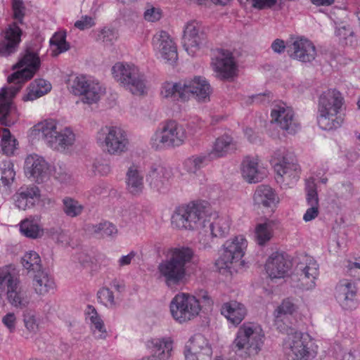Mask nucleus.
<instances>
[{
  "label": "nucleus",
  "mask_w": 360,
  "mask_h": 360,
  "mask_svg": "<svg viewBox=\"0 0 360 360\" xmlns=\"http://www.w3.org/2000/svg\"><path fill=\"white\" fill-rule=\"evenodd\" d=\"M49 42L51 46L56 48L52 50L53 56H58L65 52L70 48L69 43L66 41V32L65 31L56 32L51 38Z\"/></svg>",
  "instance_id": "obj_48"
},
{
  "label": "nucleus",
  "mask_w": 360,
  "mask_h": 360,
  "mask_svg": "<svg viewBox=\"0 0 360 360\" xmlns=\"http://www.w3.org/2000/svg\"><path fill=\"white\" fill-rule=\"evenodd\" d=\"M144 19L150 22H155L159 20L162 17V11L158 7L149 6L145 11Z\"/></svg>",
  "instance_id": "obj_59"
},
{
  "label": "nucleus",
  "mask_w": 360,
  "mask_h": 360,
  "mask_svg": "<svg viewBox=\"0 0 360 360\" xmlns=\"http://www.w3.org/2000/svg\"><path fill=\"white\" fill-rule=\"evenodd\" d=\"M75 135L70 127H66L57 131L50 148L56 150H64L73 145Z\"/></svg>",
  "instance_id": "obj_36"
},
{
  "label": "nucleus",
  "mask_w": 360,
  "mask_h": 360,
  "mask_svg": "<svg viewBox=\"0 0 360 360\" xmlns=\"http://www.w3.org/2000/svg\"><path fill=\"white\" fill-rule=\"evenodd\" d=\"M22 31L16 22L10 24L3 32V39L0 41V57L7 58L17 52Z\"/></svg>",
  "instance_id": "obj_22"
},
{
  "label": "nucleus",
  "mask_w": 360,
  "mask_h": 360,
  "mask_svg": "<svg viewBox=\"0 0 360 360\" xmlns=\"http://www.w3.org/2000/svg\"><path fill=\"white\" fill-rule=\"evenodd\" d=\"M241 174L243 179L250 184L261 181L265 176L264 170L259 167L257 157H246L241 164Z\"/></svg>",
  "instance_id": "obj_28"
},
{
  "label": "nucleus",
  "mask_w": 360,
  "mask_h": 360,
  "mask_svg": "<svg viewBox=\"0 0 360 360\" xmlns=\"http://www.w3.org/2000/svg\"><path fill=\"white\" fill-rule=\"evenodd\" d=\"M8 91L5 88L0 89V123L5 126H11L14 120L11 118V114L15 108L13 105L12 100L8 95Z\"/></svg>",
  "instance_id": "obj_35"
},
{
  "label": "nucleus",
  "mask_w": 360,
  "mask_h": 360,
  "mask_svg": "<svg viewBox=\"0 0 360 360\" xmlns=\"http://www.w3.org/2000/svg\"><path fill=\"white\" fill-rule=\"evenodd\" d=\"M357 288L349 280H340L335 288V297L340 307L345 310H352L357 307L356 298Z\"/></svg>",
  "instance_id": "obj_21"
},
{
  "label": "nucleus",
  "mask_w": 360,
  "mask_h": 360,
  "mask_svg": "<svg viewBox=\"0 0 360 360\" xmlns=\"http://www.w3.org/2000/svg\"><path fill=\"white\" fill-rule=\"evenodd\" d=\"M344 104L342 94L336 89H328L319 97L317 123L325 131L339 129L345 121L341 112Z\"/></svg>",
  "instance_id": "obj_2"
},
{
  "label": "nucleus",
  "mask_w": 360,
  "mask_h": 360,
  "mask_svg": "<svg viewBox=\"0 0 360 360\" xmlns=\"http://www.w3.org/2000/svg\"><path fill=\"white\" fill-rule=\"evenodd\" d=\"M84 205L78 200L70 197H65L63 199V210L69 217H77L83 212Z\"/></svg>",
  "instance_id": "obj_49"
},
{
  "label": "nucleus",
  "mask_w": 360,
  "mask_h": 360,
  "mask_svg": "<svg viewBox=\"0 0 360 360\" xmlns=\"http://www.w3.org/2000/svg\"><path fill=\"white\" fill-rule=\"evenodd\" d=\"M234 149H236V143L233 138L230 135L224 134L216 139L211 151L207 154L212 160L224 157Z\"/></svg>",
  "instance_id": "obj_33"
},
{
  "label": "nucleus",
  "mask_w": 360,
  "mask_h": 360,
  "mask_svg": "<svg viewBox=\"0 0 360 360\" xmlns=\"http://www.w3.org/2000/svg\"><path fill=\"white\" fill-rule=\"evenodd\" d=\"M2 322L11 333L15 330L16 317L13 313H8L3 319Z\"/></svg>",
  "instance_id": "obj_64"
},
{
  "label": "nucleus",
  "mask_w": 360,
  "mask_h": 360,
  "mask_svg": "<svg viewBox=\"0 0 360 360\" xmlns=\"http://www.w3.org/2000/svg\"><path fill=\"white\" fill-rule=\"evenodd\" d=\"M51 89V84L44 79L34 80L28 88V92L23 96L24 101H34L46 94Z\"/></svg>",
  "instance_id": "obj_38"
},
{
  "label": "nucleus",
  "mask_w": 360,
  "mask_h": 360,
  "mask_svg": "<svg viewBox=\"0 0 360 360\" xmlns=\"http://www.w3.org/2000/svg\"><path fill=\"white\" fill-rule=\"evenodd\" d=\"M213 352H184L186 360H212Z\"/></svg>",
  "instance_id": "obj_60"
},
{
  "label": "nucleus",
  "mask_w": 360,
  "mask_h": 360,
  "mask_svg": "<svg viewBox=\"0 0 360 360\" xmlns=\"http://www.w3.org/2000/svg\"><path fill=\"white\" fill-rule=\"evenodd\" d=\"M205 34L201 24L197 21L188 22L184 27L183 46L188 55L194 56L205 40Z\"/></svg>",
  "instance_id": "obj_18"
},
{
  "label": "nucleus",
  "mask_w": 360,
  "mask_h": 360,
  "mask_svg": "<svg viewBox=\"0 0 360 360\" xmlns=\"http://www.w3.org/2000/svg\"><path fill=\"white\" fill-rule=\"evenodd\" d=\"M271 164L276 174L277 183L291 187L298 181L301 169L294 155L285 148H281L274 152Z\"/></svg>",
  "instance_id": "obj_4"
},
{
  "label": "nucleus",
  "mask_w": 360,
  "mask_h": 360,
  "mask_svg": "<svg viewBox=\"0 0 360 360\" xmlns=\"http://www.w3.org/2000/svg\"><path fill=\"white\" fill-rule=\"evenodd\" d=\"M97 299L99 303L108 308L112 309L116 306L114 294L108 288H101L97 292Z\"/></svg>",
  "instance_id": "obj_54"
},
{
  "label": "nucleus",
  "mask_w": 360,
  "mask_h": 360,
  "mask_svg": "<svg viewBox=\"0 0 360 360\" xmlns=\"http://www.w3.org/2000/svg\"><path fill=\"white\" fill-rule=\"evenodd\" d=\"M271 122L289 134H295L300 129V124L295 117L293 109L284 103L274 105L271 112Z\"/></svg>",
  "instance_id": "obj_15"
},
{
  "label": "nucleus",
  "mask_w": 360,
  "mask_h": 360,
  "mask_svg": "<svg viewBox=\"0 0 360 360\" xmlns=\"http://www.w3.org/2000/svg\"><path fill=\"white\" fill-rule=\"evenodd\" d=\"M212 159L207 153L192 155L184 162V169L189 174H196L208 164Z\"/></svg>",
  "instance_id": "obj_41"
},
{
  "label": "nucleus",
  "mask_w": 360,
  "mask_h": 360,
  "mask_svg": "<svg viewBox=\"0 0 360 360\" xmlns=\"http://www.w3.org/2000/svg\"><path fill=\"white\" fill-rule=\"evenodd\" d=\"M153 45L158 56L163 60L170 63L177 60L176 46L167 32H157L153 37Z\"/></svg>",
  "instance_id": "obj_20"
},
{
  "label": "nucleus",
  "mask_w": 360,
  "mask_h": 360,
  "mask_svg": "<svg viewBox=\"0 0 360 360\" xmlns=\"http://www.w3.org/2000/svg\"><path fill=\"white\" fill-rule=\"evenodd\" d=\"M22 264L29 272L34 273L41 269L40 257L34 251H30L25 254L22 258Z\"/></svg>",
  "instance_id": "obj_50"
},
{
  "label": "nucleus",
  "mask_w": 360,
  "mask_h": 360,
  "mask_svg": "<svg viewBox=\"0 0 360 360\" xmlns=\"http://www.w3.org/2000/svg\"><path fill=\"white\" fill-rule=\"evenodd\" d=\"M184 352H212V345L205 335L197 333L193 335L185 346Z\"/></svg>",
  "instance_id": "obj_43"
},
{
  "label": "nucleus",
  "mask_w": 360,
  "mask_h": 360,
  "mask_svg": "<svg viewBox=\"0 0 360 360\" xmlns=\"http://www.w3.org/2000/svg\"><path fill=\"white\" fill-rule=\"evenodd\" d=\"M306 200L308 205H319L316 184L313 178L308 179L305 183Z\"/></svg>",
  "instance_id": "obj_53"
},
{
  "label": "nucleus",
  "mask_w": 360,
  "mask_h": 360,
  "mask_svg": "<svg viewBox=\"0 0 360 360\" xmlns=\"http://www.w3.org/2000/svg\"><path fill=\"white\" fill-rule=\"evenodd\" d=\"M212 65L217 77L221 79H229L236 75L237 66L233 53L229 50L216 49L214 52Z\"/></svg>",
  "instance_id": "obj_17"
},
{
  "label": "nucleus",
  "mask_w": 360,
  "mask_h": 360,
  "mask_svg": "<svg viewBox=\"0 0 360 360\" xmlns=\"http://www.w3.org/2000/svg\"><path fill=\"white\" fill-rule=\"evenodd\" d=\"M253 199L255 204L264 207H274L278 202V197L275 191L266 185H260L257 188Z\"/></svg>",
  "instance_id": "obj_34"
},
{
  "label": "nucleus",
  "mask_w": 360,
  "mask_h": 360,
  "mask_svg": "<svg viewBox=\"0 0 360 360\" xmlns=\"http://www.w3.org/2000/svg\"><path fill=\"white\" fill-rule=\"evenodd\" d=\"M86 320L90 326L91 330L98 340H104L108 335L104 322L101 316L98 314L96 308L91 304H88L85 309Z\"/></svg>",
  "instance_id": "obj_29"
},
{
  "label": "nucleus",
  "mask_w": 360,
  "mask_h": 360,
  "mask_svg": "<svg viewBox=\"0 0 360 360\" xmlns=\"http://www.w3.org/2000/svg\"><path fill=\"white\" fill-rule=\"evenodd\" d=\"M264 333L261 326L245 322L238 328L233 345L237 351L245 349L248 355L257 354L262 347Z\"/></svg>",
  "instance_id": "obj_7"
},
{
  "label": "nucleus",
  "mask_w": 360,
  "mask_h": 360,
  "mask_svg": "<svg viewBox=\"0 0 360 360\" xmlns=\"http://www.w3.org/2000/svg\"><path fill=\"white\" fill-rule=\"evenodd\" d=\"M0 291H6L11 305L22 309L30 302L27 290L23 288L14 269L5 267L0 270Z\"/></svg>",
  "instance_id": "obj_10"
},
{
  "label": "nucleus",
  "mask_w": 360,
  "mask_h": 360,
  "mask_svg": "<svg viewBox=\"0 0 360 360\" xmlns=\"http://www.w3.org/2000/svg\"><path fill=\"white\" fill-rule=\"evenodd\" d=\"M220 311L221 315L235 326L239 325L247 315V309L245 305L236 300L224 302Z\"/></svg>",
  "instance_id": "obj_27"
},
{
  "label": "nucleus",
  "mask_w": 360,
  "mask_h": 360,
  "mask_svg": "<svg viewBox=\"0 0 360 360\" xmlns=\"http://www.w3.org/2000/svg\"><path fill=\"white\" fill-rule=\"evenodd\" d=\"M40 197L36 186H22L13 195L15 206L22 210L32 207Z\"/></svg>",
  "instance_id": "obj_26"
},
{
  "label": "nucleus",
  "mask_w": 360,
  "mask_h": 360,
  "mask_svg": "<svg viewBox=\"0 0 360 360\" xmlns=\"http://www.w3.org/2000/svg\"><path fill=\"white\" fill-rule=\"evenodd\" d=\"M95 79L91 76L79 75L73 78L70 82L71 92L75 96H84L86 93V88L91 87V84Z\"/></svg>",
  "instance_id": "obj_45"
},
{
  "label": "nucleus",
  "mask_w": 360,
  "mask_h": 360,
  "mask_svg": "<svg viewBox=\"0 0 360 360\" xmlns=\"http://www.w3.org/2000/svg\"><path fill=\"white\" fill-rule=\"evenodd\" d=\"M16 145V139H13L11 134L7 128L1 130V147L3 153L6 155L13 154Z\"/></svg>",
  "instance_id": "obj_51"
},
{
  "label": "nucleus",
  "mask_w": 360,
  "mask_h": 360,
  "mask_svg": "<svg viewBox=\"0 0 360 360\" xmlns=\"http://www.w3.org/2000/svg\"><path fill=\"white\" fill-rule=\"evenodd\" d=\"M25 328L32 333H36L39 329V319L36 313L31 310L26 311L23 314Z\"/></svg>",
  "instance_id": "obj_55"
},
{
  "label": "nucleus",
  "mask_w": 360,
  "mask_h": 360,
  "mask_svg": "<svg viewBox=\"0 0 360 360\" xmlns=\"http://www.w3.org/2000/svg\"><path fill=\"white\" fill-rule=\"evenodd\" d=\"M251 6L257 10H264L274 6L277 0H246Z\"/></svg>",
  "instance_id": "obj_62"
},
{
  "label": "nucleus",
  "mask_w": 360,
  "mask_h": 360,
  "mask_svg": "<svg viewBox=\"0 0 360 360\" xmlns=\"http://www.w3.org/2000/svg\"><path fill=\"white\" fill-rule=\"evenodd\" d=\"M319 275V265L316 260L309 255L302 257L290 276L291 284L294 288L302 290H312L316 286V281Z\"/></svg>",
  "instance_id": "obj_11"
},
{
  "label": "nucleus",
  "mask_w": 360,
  "mask_h": 360,
  "mask_svg": "<svg viewBox=\"0 0 360 360\" xmlns=\"http://www.w3.org/2000/svg\"><path fill=\"white\" fill-rule=\"evenodd\" d=\"M114 79L135 95H142L146 90V77L132 63H116L112 68Z\"/></svg>",
  "instance_id": "obj_8"
},
{
  "label": "nucleus",
  "mask_w": 360,
  "mask_h": 360,
  "mask_svg": "<svg viewBox=\"0 0 360 360\" xmlns=\"http://www.w3.org/2000/svg\"><path fill=\"white\" fill-rule=\"evenodd\" d=\"M292 266L291 262L283 254L274 252L266 261L265 268L272 278H284L288 274Z\"/></svg>",
  "instance_id": "obj_25"
},
{
  "label": "nucleus",
  "mask_w": 360,
  "mask_h": 360,
  "mask_svg": "<svg viewBox=\"0 0 360 360\" xmlns=\"http://www.w3.org/2000/svg\"><path fill=\"white\" fill-rule=\"evenodd\" d=\"M275 223L266 220L264 223L256 225L255 229V240L259 245H264L273 237Z\"/></svg>",
  "instance_id": "obj_40"
},
{
  "label": "nucleus",
  "mask_w": 360,
  "mask_h": 360,
  "mask_svg": "<svg viewBox=\"0 0 360 360\" xmlns=\"http://www.w3.org/2000/svg\"><path fill=\"white\" fill-rule=\"evenodd\" d=\"M289 56L302 63H311L315 60L317 53L312 41L304 38L297 37L287 46Z\"/></svg>",
  "instance_id": "obj_19"
},
{
  "label": "nucleus",
  "mask_w": 360,
  "mask_h": 360,
  "mask_svg": "<svg viewBox=\"0 0 360 360\" xmlns=\"http://www.w3.org/2000/svg\"><path fill=\"white\" fill-rule=\"evenodd\" d=\"M93 230L94 233L102 236H114L117 233L116 226L109 221L101 222L94 226Z\"/></svg>",
  "instance_id": "obj_56"
},
{
  "label": "nucleus",
  "mask_w": 360,
  "mask_h": 360,
  "mask_svg": "<svg viewBox=\"0 0 360 360\" xmlns=\"http://www.w3.org/2000/svg\"><path fill=\"white\" fill-rule=\"evenodd\" d=\"M25 172L29 178L39 183L48 176L49 165L41 156L31 154L25 160Z\"/></svg>",
  "instance_id": "obj_24"
},
{
  "label": "nucleus",
  "mask_w": 360,
  "mask_h": 360,
  "mask_svg": "<svg viewBox=\"0 0 360 360\" xmlns=\"http://www.w3.org/2000/svg\"><path fill=\"white\" fill-rule=\"evenodd\" d=\"M96 25L95 19L89 15H83L75 22V27L79 30L90 29Z\"/></svg>",
  "instance_id": "obj_61"
},
{
  "label": "nucleus",
  "mask_w": 360,
  "mask_h": 360,
  "mask_svg": "<svg viewBox=\"0 0 360 360\" xmlns=\"http://www.w3.org/2000/svg\"><path fill=\"white\" fill-rule=\"evenodd\" d=\"M40 65L38 53L27 49L20 55L18 62L13 66V70L15 71L7 79L9 84L15 85L13 87L15 90L12 92L13 94L21 89L25 82L34 77L39 70Z\"/></svg>",
  "instance_id": "obj_9"
},
{
  "label": "nucleus",
  "mask_w": 360,
  "mask_h": 360,
  "mask_svg": "<svg viewBox=\"0 0 360 360\" xmlns=\"http://www.w3.org/2000/svg\"><path fill=\"white\" fill-rule=\"evenodd\" d=\"M12 8L13 11V18L18 20L16 22L22 24L25 15V6L22 0H12Z\"/></svg>",
  "instance_id": "obj_57"
},
{
  "label": "nucleus",
  "mask_w": 360,
  "mask_h": 360,
  "mask_svg": "<svg viewBox=\"0 0 360 360\" xmlns=\"http://www.w3.org/2000/svg\"><path fill=\"white\" fill-rule=\"evenodd\" d=\"M57 122L55 120H45L35 124L31 134L39 139L44 140L51 147L57 133Z\"/></svg>",
  "instance_id": "obj_31"
},
{
  "label": "nucleus",
  "mask_w": 360,
  "mask_h": 360,
  "mask_svg": "<svg viewBox=\"0 0 360 360\" xmlns=\"http://www.w3.org/2000/svg\"><path fill=\"white\" fill-rule=\"evenodd\" d=\"M347 273L350 276L360 281V263L349 261L347 265Z\"/></svg>",
  "instance_id": "obj_63"
},
{
  "label": "nucleus",
  "mask_w": 360,
  "mask_h": 360,
  "mask_svg": "<svg viewBox=\"0 0 360 360\" xmlns=\"http://www.w3.org/2000/svg\"><path fill=\"white\" fill-rule=\"evenodd\" d=\"M297 309V305L291 298H286L282 301L274 311L275 324L278 329L284 332L287 328H290L288 324L284 323V321L295 312Z\"/></svg>",
  "instance_id": "obj_32"
},
{
  "label": "nucleus",
  "mask_w": 360,
  "mask_h": 360,
  "mask_svg": "<svg viewBox=\"0 0 360 360\" xmlns=\"http://www.w3.org/2000/svg\"><path fill=\"white\" fill-rule=\"evenodd\" d=\"M188 139L185 127L174 120L161 122L150 139V145L155 150L174 149L183 146Z\"/></svg>",
  "instance_id": "obj_3"
},
{
  "label": "nucleus",
  "mask_w": 360,
  "mask_h": 360,
  "mask_svg": "<svg viewBox=\"0 0 360 360\" xmlns=\"http://www.w3.org/2000/svg\"><path fill=\"white\" fill-rule=\"evenodd\" d=\"M33 286L37 294L44 295L50 290L53 289L55 283L53 279L41 269L34 272Z\"/></svg>",
  "instance_id": "obj_39"
},
{
  "label": "nucleus",
  "mask_w": 360,
  "mask_h": 360,
  "mask_svg": "<svg viewBox=\"0 0 360 360\" xmlns=\"http://www.w3.org/2000/svg\"><path fill=\"white\" fill-rule=\"evenodd\" d=\"M97 144L112 155H120L128 150L129 141L125 130L117 126H103L96 134Z\"/></svg>",
  "instance_id": "obj_6"
},
{
  "label": "nucleus",
  "mask_w": 360,
  "mask_h": 360,
  "mask_svg": "<svg viewBox=\"0 0 360 360\" xmlns=\"http://www.w3.org/2000/svg\"><path fill=\"white\" fill-rule=\"evenodd\" d=\"M20 230L26 237L37 238L43 235V229L34 218H27L20 224Z\"/></svg>",
  "instance_id": "obj_44"
},
{
  "label": "nucleus",
  "mask_w": 360,
  "mask_h": 360,
  "mask_svg": "<svg viewBox=\"0 0 360 360\" xmlns=\"http://www.w3.org/2000/svg\"><path fill=\"white\" fill-rule=\"evenodd\" d=\"M105 94V88L97 79L91 84V87L86 88V93L82 97V101L86 104H93L98 101L101 96Z\"/></svg>",
  "instance_id": "obj_47"
},
{
  "label": "nucleus",
  "mask_w": 360,
  "mask_h": 360,
  "mask_svg": "<svg viewBox=\"0 0 360 360\" xmlns=\"http://www.w3.org/2000/svg\"><path fill=\"white\" fill-rule=\"evenodd\" d=\"M231 220L229 216L218 215L210 224L211 234L213 237L224 238L229 234Z\"/></svg>",
  "instance_id": "obj_42"
},
{
  "label": "nucleus",
  "mask_w": 360,
  "mask_h": 360,
  "mask_svg": "<svg viewBox=\"0 0 360 360\" xmlns=\"http://www.w3.org/2000/svg\"><path fill=\"white\" fill-rule=\"evenodd\" d=\"M169 310L175 321L184 323L197 317L201 307L199 300L195 296L180 292L171 300Z\"/></svg>",
  "instance_id": "obj_12"
},
{
  "label": "nucleus",
  "mask_w": 360,
  "mask_h": 360,
  "mask_svg": "<svg viewBox=\"0 0 360 360\" xmlns=\"http://www.w3.org/2000/svg\"><path fill=\"white\" fill-rule=\"evenodd\" d=\"M15 176L14 165L10 160L3 161V167L1 169V181L4 186L9 187L13 183Z\"/></svg>",
  "instance_id": "obj_52"
},
{
  "label": "nucleus",
  "mask_w": 360,
  "mask_h": 360,
  "mask_svg": "<svg viewBox=\"0 0 360 360\" xmlns=\"http://www.w3.org/2000/svg\"><path fill=\"white\" fill-rule=\"evenodd\" d=\"M184 91V82L176 83L165 82L161 86L160 95L162 98L171 99L174 101H185L186 98L181 95V92L185 93Z\"/></svg>",
  "instance_id": "obj_37"
},
{
  "label": "nucleus",
  "mask_w": 360,
  "mask_h": 360,
  "mask_svg": "<svg viewBox=\"0 0 360 360\" xmlns=\"http://www.w3.org/2000/svg\"><path fill=\"white\" fill-rule=\"evenodd\" d=\"M205 207L200 202L179 206L172 216V224L176 229L197 230L205 226Z\"/></svg>",
  "instance_id": "obj_5"
},
{
  "label": "nucleus",
  "mask_w": 360,
  "mask_h": 360,
  "mask_svg": "<svg viewBox=\"0 0 360 360\" xmlns=\"http://www.w3.org/2000/svg\"><path fill=\"white\" fill-rule=\"evenodd\" d=\"M172 177L173 173L170 168L159 163H153L147 172L146 181L153 191L165 193L170 188Z\"/></svg>",
  "instance_id": "obj_16"
},
{
  "label": "nucleus",
  "mask_w": 360,
  "mask_h": 360,
  "mask_svg": "<svg viewBox=\"0 0 360 360\" xmlns=\"http://www.w3.org/2000/svg\"><path fill=\"white\" fill-rule=\"evenodd\" d=\"M105 94V88L97 79L91 84V87L86 88V93L82 97V101L86 104H93L98 101L101 96Z\"/></svg>",
  "instance_id": "obj_46"
},
{
  "label": "nucleus",
  "mask_w": 360,
  "mask_h": 360,
  "mask_svg": "<svg viewBox=\"0 0 360 360\" xmlns=\"http://www.w3.org/2000/svg\"><path fill=\"white\" fill-rule=\"evenodd\" d=\"M126 191L134 197L140 196L144 190L143 176L135 166L127 169L125 176Z\"/></svg>",
  "instance_id": "obj_30"
},
{
  "label": "nucleus",
  "mask_w": 360,
  "mask_h": 360,
  "mask_svg": "<svg viewBox=\"0 0 360 360\" xmlns=\"http://www.w3.org/2000/svg\"><path fill=\"white\" fill-rule=\"evenodd\" d=\"M248 246L245 238L239 235L225 242L223 245L224 252L216 261V266L219 269L231 268L233 263L242 259Z\"/></svg>",
  "instance_id": "obj_14"
},
{
  "label": "nucleus",
  "mask_w": 360,
  "mask_h": 360,
  "mask_svg": "<svg viewBox=\"0 0 360 360\" xmlns=\"http://www.w3.org/2000/svg\"><path fill=\"white\" fill-rule=\"evenodd\" d=\"M285 331L287 337L283 346L285 349H290L288 354L292 360H309L315 356L309 347V341L302 333L292 328H287Z\"/></svg>",
  "instance_id": "obj_13"
},
{
  "label": "nucleus",
  "mask_w": 360,
  "mask_h": 360,
  "mask_svg": "<svg viewBox=\"0 0 360 360\" xmlns=\"http://www.w3.org/2000/svg\"><path fill=\"white\" fill-rule=\"evenodd\" d=\"M184 89L185 93L181 92V95L186 98V101L188 100L191 96H194L200 102L210 101L212 88L205 77L197 76L191 80L184 81Z\"/></svg>",
  "instance_id": "obj_23"
},
{
  "label": "nucleus",
  "mask_w": 360,
  "mask_h": 360,
  "mask_svg": "<svg viewBox=\"0 0 360 360\" xmlns=\"http://www.w3.org/2000/svg\"><path fill=\"white\" fill-rule=\"evenodd\" d=\"M195 253L185 246L169 250L167 257L158 266L159 278L169 288L179 285L186 276L187 269L193 264Z\"/></svg>",
  "instance_id": "obj_1"
},
{
  "label": "nucleus",
  "mask_w": 360,
  "mask_h": 360,
  "mask_svg": "<svg viewBox=\"0 0 360 360\" xmlns=\"http://www.w3.org/2000/svg\"><path fill=\"white\" fill-rule=\"evenodd\" d=\"M117 38V33L112 29L104 27L98 34V39L107 44H112Z\"/></svg>",
  "instance_id": "obj_58"
}]
</instances>
